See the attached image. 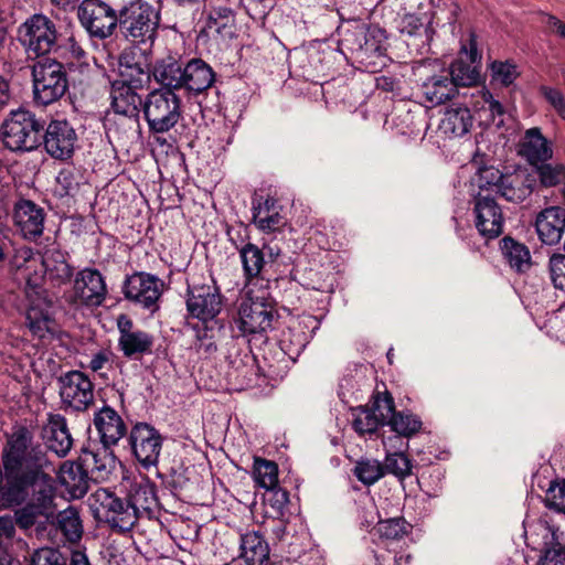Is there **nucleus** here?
Masks as SVG:
<instances>
[{
	"label": "nucleus",
	"mask_w": 565,
	"mask_h": 565,
	"mask_svg": "<svg viewBox=\"0 0 565 565\" xmlns=\"http://www.w3.org/2000/svg\"><path fill=\"white\" fill-rule=\"evenodd\" d=\"M2 463L8 477L18 482L19 501L23 492L32 493V504L47 512L55 494L54 479L44 471L52 466L40 444L33 443L32 433L19 427L9 437L2 450Z\"/></svg>",
	"instance_id": "nucleus-1"
},
{
	"label": "nucleus",
	"mask_w": 565,
	"mask_h": 565,
	"mask_svg": "<svg viewBox=\"0 0 565 565\" xmlns=\"http://www.w3.org/2000/svg\"><path fill=\"white\" fill-rule=\"evenodd\" d=\"M338 14L343 21L338 28L340 51L343 54L350 53V58L370 72H375L383 66L386 39L384 30L356 19L344 21L339 10Z\"/></svg>",
	"instance_id": "nucleus-2"
},
{
	"label": "nucleus",
	"mask_w": 565,
	"mask_h": 565,
	"mask_svg": "<svg viewBox=\"0 0 565 565\" xmlns=\"http://www.w3.org/2000/svg\"><path fill=\"white\" fill-rule=\"evenodd\" d=\"M277 318L276 301L270 289L250 288L245 290L237 317L233 321V332L235 337L246 338L248 342L253 340L265 342Z\"/></svg>",
	"instance_id": "nucleus-3"
},
{
	"label": "nucleus",
	"mask_w": 565,
	"mask_h": 565,
	"mask_svg": "<svg viewBox=\"0 0 565 565\" xmlns=\"http://www.w3.org/2000/svg\"><path fill=\"white\" fill-rule=\"evenodd\" d=\"M160 25V11L142 0L130 1L119 10V28L122 35L135 45L150 51Z\"/></svg>",
	"instance_id": "nucleus-4"
},
{
	"label": "nucleus",
	"mask_w": 565,
	"mask_h": 565,
	"mask_svg": "<svg viewBox=\"0 0 565 565\" xmlns=\"http://www.w3.org/2000/svg\"><path fill=\"white\" fill-rule=\"evenodd\" d=\"M44 121L20 107L11 110L1 126L3 145L15 152H29L42 145Z\"/></svg>",
	"instance_id": "nucleus-5"
},
{
	"label": "nucleus",
	"mask_w": 565,
	"mask_h": 565,
	"mask_svg": "<svg viewBox=\"0 0 565 565\" xmlns=\"http://www.w3.org/2000/svg\"><path fill=\"white\" fill-rule=\"evenodd\" d=\"M181 97L170 89H152L143 102V117L150 134H166L182 117Z\"/></svg>",
	"instance_id": "nucleus-6"
},
{
	"label": "nucleus",
	"mask_w": 565,
	"mask_h": 565,
	"mask_svg": "<svg viewBox=\"0 0 565 565\" xmlns=\"http://www.w3.org/2000/svg\"><path fill=\"white\" fill-rule=\"evenodd\" d=\"M32 77L34 102L43 106L58 100L68 87L64 65L55 58L38 61L32 67Z\"/></svg>",
	"instance_id": "nucleus-7"
},
{
	"label": "nucleus",
	"mask_w": 565,
	"mask_h": 565,
	"mask_svg": "<svg viewBox=\"0 0 565 565\" xmlns=\"http://www.w3.org/2000/svg\"><path fill=\"white\" fill-rule=\"evenodd\" d=\"M89 501L95 518L119 532L130 531L138 521L128 498H118L107 489L96 490Z\"/></svg>",
	"instance_id": "nucleus-8"
},
{
	"label": "nucleus",
	"mask_w": 565,
	"mask_h": 565,
	"mask_svg": "<svg viewBox=\"0 0 565 565\" xmlns=\"http://www.w3.org/2000/svg\"><path fill=\"white\" fill-rule=\"evenodd\" d=\"M18 40L24 47L29 57H40L57 45V31L55 23L44 14H33L19 26Z\"/></svg>",
	"instance_id": "nucleus-9"
},
{
	"label": "nucleus",
	"mask_w": 565,
	"mask_h": 565,
	"mask_svg": "<svg viewBox=\"0 0 565 565\" xmlns=\"http://www.w3.org/2000/svg\"><path fill=\"white\" fill-rule=\"evenodd\" d=\"M58 395L65 411L81 413L94 403V383L87 374L73 370L57 377Z\"/></svg>",
	"instance_id": "nucleus-10"
},
{
	"label": "nucleus",
	"mask_w": 565,
	"mask_h": 565,
	"mask_svg": "<svg viewBox=\"0 0 565 565\" xmlns=\"http://www.w3.org/2000/svg\"><path fill=\"white\" fill-rule=\"evenodd\" d=\"M111 108L115 118L113 122L125 124L124 134H136L140 129V111L143 110L145 98L138 90L122 83H113L110 88Z\"/></svg>",
	"instance_id": "nucleus-11"
},
{
	"label": "nucleus",
	"mask_w": 565,
	"mask_h": 565,
	"mask_svg": "<svg viewBox=\"0 0 565 565\" xmlns=\"http://www.w3.org/2000/svg\"><path fill=\"white\" fill-rule=\"evenodd\" d=\"M128 444L134 457L142 468L157 467L163 437L156 427L143 422L136 423L129 431Z\"/></svg>",
	"instance_id": "nucleus-12"
},
{
	"label": "nucleus",
	"mask_w": 565,
	"mask_h": 565,
	"mask_svg": "<svg viewBox=\"0 0 565 565\" xmlns=\"http://www.w3.org/2000/svg\"><path fill=\"white\" fill-rule=\"evenodd\" d=\"M163 281L156 275L139 271L128 276L122 285L126 299L154 312L163 291Z\"/></svg>",
	"instance_id": "nucleus-13"
},
{
	"label": "nucleus",
	"mask_w": 565,
	"mask_h": 565,
	"mask_svg": "<svg viewBox=\"0 0 565 565\" xmlns=\"http://www.w3.org/2000/svg\"><path fill=\"white\" fill-rule=\"evenodd\" d=\"M78 19L85 30L98 39L110 36L119 25V14L100 0H85L78 8Z\"/></svg>",
	"instance_id": "nucleus-14"
},
{
	"label": "nucleus",
	"mask_w": 565,
	"mask_h": 565,
	"mask_svg": "<svg viewBox=\"0 0 565 565\" xmlns=\"http://www.w3.org/2000/svg\"><path fill=\"white\" fill-rule=\"evenodd\" d=\"M223 307V296L215 285L189 286L186 309L193 318L202 323L218 321L216 317Z\"/></svg>",
	"instance_id": "nucleus-15"
},
{
	"label": "nucleus",
	"mask_w": 565,
	"mask_h": 565,
	"mask_svg": "<svg viewBox=\"0 0 565 565\" xmlns=\"http://www.w3.org/2000/svg\"><path fill=\"white\" fill-rule=\"evenodd\" d=\"M117 329L118 349L126 359L138 360L152 353L153 334L136 327L128 316L120 315L117 318Z\"/></svg>",
	"instance_id": "nucleus-16"
},
{
	"label": "nucleus",
	"mask_w": 565,
	"mask_h": 565,
	"mask_svg": "<svg viewBox=\"0 0 565 565\" xmlns=\"http://www.w3.org/2000/svg\"><path fill=\"white\" fill-rule=\"evenodd\" d=\"M78 141L77 134L67 120H52L42 132V145L46 153L65 161L74 154Z\"/></svg>",
	"instance_id": "nucleus-17"
},
{
	"label": "nucleus",
	"mask_w": 565,
	"mask_h": 565,
	"mask_svg": "<svg viewBox=\"0 0 565 565\" xmlns=\"http://www.w3.org/2000/svg\"><path fill=\"white\" fill-rule=\"evenodd\" d=\"M475 226L486 239H494L503 233L504 217L501 206L490 194L478 193L473 200Z\"/></svg>",
	"instance_id": "nucleus-18"
},
{
	"label": "nucleus",
	"mask_w": 565,
	"mask_h": 565,
	"mask_svg": "<svg viewBox=\"0 0 565 565\" xmlns=\"http://www.w3.org/2000/svg\"><path fill=\"white\" fill-rule=\"evenodd\" d=\"M231 241L239 254L246 279L245 290H250V288L271 289V280L263 275L266 265L264 252L255 244L244 243V238H241L239 243L233 237H231Z\"/></svg>",
	"instance_id": "nucleus-19"
},
{
	"label": "nucleus",
	"mask_w": 565,
	"mask_h": 565,
	"mask_svg": "<svg viewBox=\"0 0 565 565\" xmlns=\"http://www.w3.org/2000/svg\"><path fill=\"white\" fill-rule=\"evenodd\" d=\"M41 438L44 446L42 449L56 455L57 458L66 457L73 447V437L71 435L67 420L62 414L49 413L46 422L41 428Z\"/></svg>",
	"instance_id": "nucleus-20"
},
{
	"label": "nucleus",
	"mask_w": 565,
	"mask_h": 565,
	"mask_svg": "<svg viewBox=\"0 0 565 565\" xmlns=\"http://www.w3.org/2000/svg\"><path fill=\"white\" fill-rule=\"evenodd\" d=\"M74 296L84 305L100 306L107 296V286L102 273L96 268L86 267L74 278Z\"/></svg>",
	"instance_id": "nucleus-21"
},
{
	"label": "nucleus",
	"mask_w": 565,
	"mask_h": 565,
	"mask_svg": "<svg viewBox=\"0 0 565 565\" xmlns=\"http://www.w3.org/2000/svg\"><path fill=\"white\" fill-rule=\"evenodd\" d=\"M535 230L543 244H558L565 232V207L552 205L540 211L535 217Z\"/></svg>",
	"instance_id": "nucleus-22"
},
{
	"label": "nucleus",
	"mask_w": 565,
	"mask_h": 565,
	"mask_svg": "<svg viewBox=\"0 0 565 565\" xmlns=\"http://www.w3.org/2000/svg\"><path fill=\"white\" fill-rule=\"evenodd\" d=\"M93 423L98 433L100 445L106 447L116 446L127 434L124 419L117 411L108 405H104L95 412Z\"/></svg>",
	"instance_id": "nucleus-23"
},
{
	"label": "nucleus",
	"mask_w": 565,
	"mask_h": 565,
	"mask_svg": "<svg viewBox=\"0 0 565 565\" xmlns=\"http://www.w3.org/2000/svg\"><path fill=\"white\" fill-rule=\"evenodd\" d=\"M44 220V210L32 201L21 200L14 206V224L26 239H35L43 234Z\"/></svg>",
	"instance_id": "nucleus-24"
},
{
	"label": "nucleus",
	"mask_w": 565,
	"mask_h": 565,
	"mask_svg": "<svg viewBox=\"0 0 565 565\" xmlns=\"http://www.w3.org/2000/svg\"><path fill=\"white\" fill-rule=\"evenodd\" d=\"M518 153L530 166L546 162L553 157L552 142L546 139L537 127L525 130L519 142Z\"/></svg>",
	"instance_id": "nucleus-25"
},
{
	"label": "nucleus",
	"mask_w": 565,
	"mask_h": 565,
	"mask_svg": "<svg viewBox=\"0 0 565 565\" xmlns=\"http://www.w3.org/2000/svg\"><path fill=\"white\" fill-rule=\"evenodd\" d=\"M537 179L526 170L505 174L499 194L509 202L523 203L536 188Z\"/></svg>",
	"instance_id": "nucleus-26"
},
{
	"label": "nucleus",
	"mask_w": 565,
	"mask_h": 565,
	"mask_svg": "<svg viewBox=\"0 0 565 565\" xmlns=\"http://www.w3.org/2000/svg\"><path fill=\"white\" fill-rule=\"evenodd\" d=\"M25 323L33 337L45 339L56 333L50 305L44 299H33L25 311Z\"/></svg>",
	"instance_id": "nucleus-27"
},
{
	"label": "nucleus",
	"mask_w": 565,
	"mask_h": 565,
	"mask_svg": "<svg viewBox=\"0 0 565 565\" xmlns=\"http://www.w3.org/2000/svg\"><path fill=\"white\" fill-rule=\"evenodd\" d=\"M472 127V115L466 106L447 108L437 127V135L443 139H456L467 135Z\"/></svg>",
	"instance_id": "nucleus-28"
},
{
	"label": "nucleus",
	"mask_w": 565,
	"mask_h": 565,
	"mask_svg": "<svg viewBox=\"0 0 565 565\" xmlns=\"http://www.w3.org/2000/svg\"><path fill=\"white\" fill-rule=\"evenodd\" d=\"M127 498L131 509L136 512L137 520L151 519L158 508L156 486L149 479L131 484Z\"/></svg>",
	"instance_id": "nucleus-29"
},
{
	"label": "nucleus",
	"mask_w": 565,
	"mask_h": 565,
	"mask_svg": "<svg viewBox=\"0 0 565 565\" xmlns=\"http://www.w3.org/2000/svg\"><path fill=\"white\" fill-rule=\"evenodd\" d=\"M215 73L212 67L201 58H193L184 64L182 89L189 94L198 95L212 86Z\"/></svg>",
	"instance_id": "nucleus-30"
},
{
	"label": "nucleus",
	"mask_w": 565,
	"mask_h": 565,
	"mask_svg": "<svg viewBox=\"0 0 565 565\" xmlns=\"http://www.w3.org/2000/svg\"><path fill=\"white\" fill-rule=\"evenodd\" d=\"M57 479L68 499H81L88 491L89 479L83 465L71 461L63 462Z\"/></svg>",
	"instance_id": "nucleus-31"
},
{
	"label": "nucleus",
	"mask_w": 565,
	"mask_h": 565,
	"mask_svg": "<svg viewBox=\"0 0 565 565\" xmlns=\"http://www.w3.org/2000/svg\"><path fill=\"white\" fill-rule=\"evenodd\" d=\"M253 222L263 232H274L282 225L280 207L271 196H256L253 199Z\"/></svg>",
	"instance_id": "nucleus-32"
},
{
	"label": "nucleus",
	"mask_w": 565,
	"mask_h": 565,
	"mask_svg": "<svg viewBox=\"0 0 565 565\" xmlns=\"http://www.w3.org/2000/svg\"><path fill=\"white\" fill-rule=\"evenodd\" d=\"M239 551V556L246 565L269 564V545L257 531H248L241 534Z\"/></svg>",
	"instance_id": "nucleus-33"
},
{
	"label": "nucleus",
	"mask_w": 565,
	"mask_h": 565,
	"mask_svg": "<svg viewBox=\"0 0 565 565\" xmlns=\"http://www.w3.org/2000/svg\"><path fill=\"white\" fill-rule=\"evenodd\" d=\"M183 67L172 55L158 60L152 68L153 78L161 86L158 89H170L174 93L182 89Z\"/></svg>",
	"instance_id": "nucleus-34"
},
{
	"label": "nucleus",
	"mask_w": 565,
	"mask_h": 565,
	"mask_svg": "<svg viewBox=\"0 0 565 565\" xmlns=\"http://www.w3.org/2000/svg\"><path fill=\"white\" fill-rule=\"evenodd\" d=\"M411 529V524L404 518L381 520L375 527V532L380 537V546L402 548Z\"/></svg>",
	"instance_id": "nucleus-35"
},
{
	"label": "nucleus",
	"mask_w": 565,
	"mask_h": 565,
	"mask_svg": "<svg viewBox=\"0 0 565 565\" xmlns=\"http://www.w3.org/2000/svg\"><path fill=\"white\" fill-rule=\"evenodd\" d=\"M426 100L433 105H440L454 98L458 92L454 81L447 75H434L422 85Z\"/></svg>",
	"instance_id": "nucleus-36"
},
{
	"label": "nucleus",
	"mask_w": 565,
	"mask_h": 565,
	"mask_svg": "<svg viewBox=\"0 0 565 565\" xmlns=\"http://www.w3.org/2000/svg\"><path fill=\"white\" fill-rule=\"evenodd\" d=\"M120 78L113 83H122L135 90H143L150 83V72L145 64L131 62L129 56L120 58Z\"/></svg>",
	"instance_id": "nucleus-37"
},
{
	"label": "nucleus",
	"mask_w": 565,
	"mask_h": 565,
	"mask_svg": "<svg viewBox=\"0 0 565 565\" xmlns=\"http://www.w3.org/2000/svg\"><path fill=\"white\" fill-rule=\"evenodd\" d=\"M500 248L512 269L518 273H525L530 269L532 263L527 246L507 236L501 241Z\"/></svg>",
	"instance_id": "nucleus-38"
},
{
	"label": "nucleus",
	"mask_w": 565,
	"mask_h": 565,
	"mask_svg": "<svg viewBox=\"0 0 565 565\" xmlns=\"http://www.w3.org/2000/svg\"><path fill=\"white\" fill-rule=\"evenodd\" d=\"M309 342V332H303V330H300L297 326H292L291 322L281 331L279 337V347L281 351L294 362L298 359Z\"/></svg>",
	"instance_id": "nucleus-39"
},
{
	"label": "nucleus",
	"mask_w": 565,
	"mask_h": 565,
	"mask_svg": "<svg viewBox=\"0 0 565 565\" xmlns=\"http://www.w3.org/2000/svg\"><path fill=\"white\" fill-rule=\"evenodd\" d=\"M113 447H106L96 443H88L87 446L82 448L79 460L85 466L86 470L94 471H107L109 463L113 461Z\"/></svg>",
	"instance_id": "nucleus-40"
},
{
	"label": "nucleus",
	"mask_w": 565,
	"mask_h": 565,
	"mask_svg": "<svg viewBox=\"0 0 565 565\" xmlns=\"http://www.w3.org/2000/svg\"><path fill=\"white\" fill-rule=\"evenodd\" d=\"M54 524L56 530L60 531L68 542L75 543L82 539L83 523L77 509L68 507L60 511L55 516Z\"/></svg>",
	"instance_id": "nucleus-41"
},
{
	"label": "nucleus",
	"mask_w": 565,
	"mask_h": 565,
	"mask_svg": "<svg viewBox=\"0 0 565 565\" xmlns=\"http://www.w3.org/2000/svg\"><path fill=\"white\" fill-rule=\"evenodd\" d=\"M221 327L218 321L198 323L194 327L195 341L193 348L201 356L209 358L217 351L215 338Z\"/></svg>",
	"instance_id": "nucleus-42"
},
{
	"label": "nucleus",
	"mask_w": 565,
	"mask_h": 565,
	"mask_svg": "<svg viewBox=\"0 0 565 565\" xmlns=\"http://www.w3.org/2000/svg\"><path fill=\"white\" fill-rule=\"evenodd\" d=\"M365 385V376L359 370L343 375L339 383V396L341 401L344 404H351L352 402L362 399V392Z\"/></svg>",
	"instance_id": "nucleus-43"
},
{
	"label": "nucleus",
	"mask_w": 565,
	"mask_h": 565,
	"mask_svg": "<svg viewBox=\"0 0 565 565\" xmlns=\"http://www.w3.org/2000/svg\"><path fill=\"white\" fill-rule=\"evenodd\" d=\"M253 473L255 482L266 490H274L278 484V466L274 461L256 457Z\"/></svg>",
	"instance_id": "nucleus-44"
},
{
	"label": "nucleus",
	"mask_w": 565,
	"mask_h": 565,
	"mask_svg": "<svg viewBox=\"0 0 565 565\" xmlns=\"http://www.w3.org/2000/svg\"><path fill=\"white\" fill-rule=\"evenodd\" d=\"M540 183L544 188L556 186L563 182L562 194L565 199V164L543 162L534 166Z\"/></svg>",
	"instance_id": "nucleus-45"
},
{
	"label": "nucleus",
	"mask_w": 565,
	"mask_h": 565,
	"mask_svg": "<svg viewBox=\"0 0 565 565\" xmlns=\"http://www.w3.org/2000/svg\"><path fill=\"white\" fill-rule=\"evenodd\" d=\"M234 24V12L228 7H214L206 19V29L209 32L226 34Z\"/></svg>",
	"instance_id": "nucleus-46"
},
{
	"label": "nucleus",
	"mask_w": 565,
	"mask_h": 565,
	"mask_svg": "<svg viewBox=\"0 0 565 565\" xmlns=\"http://www.w3.org/2000/svg\"><path fill=\"white\" fill-rule=\"evenodd\" d=\"M387 425L392 431L408 438L419 431L422 420L409 412H396Z\"/></svg>",
	"instance_id": "nucleus-47"
},
{
	"label": "nucleus",
	"mask_w": 565,
	"mask_h": 565,
	"mask_svg": "<svg viewBox=\"0 0 565 565\" xmlns=\"http://www.w3.org/2000/svg\"><path fill=\"white\" fill-rule=\"evenodd\" d=\"M384 475L383 465L375 459L360 460L354 468V476L365 486L374 484Z\"/></svg>",
	"instance_id": "nucleus-48"
},
{
	"label": "nucleus",
	"mask_w": 565,
	"mask_h": 565,
	"mask_svg": "<svg viewBox=\"0 0 565 565\" xmlns=\"http://www.w3.org/2000/svg\"><path fill=\"white\" fill-rule=\"evenodd\" d=\"M505 174H503L499 169L494 167H482L478 170L476 183L480 190L479 193L483 191L489 193L499 194L500 188L503 183V179Z\"/></svg>",
	"instance_id": "nucleus-49"
},
{
	"label": "nucleus",
	"mask_w": 565,
	"mask_h": 565,
	"mask_svg": "<svg viewBox=\"0 0 565 565\" xmlns=\"http://www.w3.org/2000/svg\"><path fill=\"white\" fill-rule=\"evenodd\" d=\"M397 548L398 547L379 546L372 556L373 565H408L412 557L411 554L402 548Z\"/></svg>",
	"instance_id": "nucleus-50"
},
{
	"label": "nucleus",
	"mask_w": 565,
	"mask_h": 565,
	"mask_svg": "<svg viewBox=\"0 0 565 565\" xmlns=\"http://www.w3.org/2000/svg\"><path fill=\"white\" fill-rule=\"evenodd\" d=\"M422 118L416 116L411 109H397L392 117V124L397 130V134L413 136L419 132V125Z\"/></svg>",
	"instance_id": "nucleus-51"
},
{
	"label": "nucleus",
	"mask_w": 565,
	"mask_h": 565,
	"mask_svg": "<svg viewBox=\"0 0 565 565\" xmlns=\"http://www.w3.org/2000/svg\"><path fill=\"white\" fill-rule=\"evenodd\" d=\"M449 78L458 86H471L479 79V72L471 64L463 61H455L450 65Z\"/></svg>",
	"instance_id": "nucleus-52"
},
{
	"label": "nucleus",
	"mask_w": 565,
	"mask_h": 565,
	"mask_svg": "<svg viewBox=\"0 0 565 565\" xmlns=\"http://www.w3.org/2000/svg\"><path fill=\"white\" fill-rule=\"evenodd\" d=\"M337 285V274L321 268L308 273L306 286L312 290L331 294Z\"/></svg>",
	"instance_id": "nucleus-53"
},
{
	"label": "nucleus",
	"mask_w": 565,
	"mask_h": 565,
	"mask_svg": "<svg viewBox=\"0 0 565 565\" xmlns=\"http://www.w3.org/2000/svg\"><path fill=\"white\" fill-rule=\"evenodd\" d=\"M44 265L51 277L60 284L67 282L73 277V267L66 262L61 252L52 253V259L50 257L45 258Z\"/></svg>",
	"instance_id": "nucleus-54"
},
{
	"label": "nucleus",
	"mask_w": 565,
	"mask_h": 565,
	"mask_svg": "<svg viewBox=\"0 0 565 565\" xmlns=\"http://www.w3.org/2000/svg\"><path fill=\"white\" fill-rule=\"evenodd\" d=\"M384 472L404 479L412 473V462L402 451L387 452L383 465Z\"/></svg>",
	"instance_id": "nucleus-55"
},
{
	"label": "nucleus",
	"mask_w": 565,
	"mask_h": 565,
	"mask_svg": "<svg viewBox=\"0 0 565 565\" xmlns=\"http://www.w3.org/2000/svg\"><path fill=\"white\" fill-rule=\"evenodd\" d=\"M545 504L551 510L565 513V479L550 482L545 492Z\"/></svg>",
	"instance_id": "nucleus-56"
},
{
	"label": "nucleus",
	"mask_w": 565,
	"mask_h": 565,
	"mask_svg": "<svg viewBox=\"0 0 565 565\" xmlns=\"http://www.w3.org/2000/svg\"><path fill=\"white\" fill-rule=\"evenodd\" d=\"M492 79L503 86L511 85L519 76L515 64L505 61H494L491 63Z\"/></svg>",
	"instance_id": "nucleus-57"
},
{
	"label": "nucleus",
	"mask_w": 565,
	"mask_h": 565,
	"mask_svg": "<svg viewBox=\"0 0 565 565\" xmlns=\"http://www.w3.org/2000/svg\"><path fill=\"white\" fill-rule=\"evenodd\" d=\"M30 565H67V556L56 548H40L32 554Z\"/></svg>",
	"instance_id": "nucleus-58"
},
{
	"label": "nucleus",
	"mask_w": 565,
	"mask_h": 565,
	"mask_svg": "<svg viewBox=\"0 0 565 565\" xmlns=\"http://www.w3.org/2000/svg\"><path fill=\"white\" fill-rule=\"evenodd\" d=\"M246 13L254 21H264L275 7V0H239Z\"/></svg>",
	"instance_id": "nucleus-59"
},
{
	"label": "nucleus",
	"mask_w": 565,
	"mask_h": 565,
	"mask_svg": "<svg viewBox=\"0 0 565 565\" xmlns=\"http://www.w3.org/2000/svg\"><path fill=\"white\" fill-rule=\"evenodd\" d=\"M352 425L359 435H366L373 434L382 424L375 413L362 409L356 414Z\"/></svg>",
	"instance_id": "nucleus-60"
},
{
	"label": "nucleus",
	"mask_w": 565,
	"mask_h": 565,
	"mask_svg": "<svg viewBox=\"0 0 565 565\" xmlns=\"http://www.w3.org/2000/svg\"><path fill=\"white\" fill-rule=\"evenodd\" d=\"M550 277L553 286L565 292V255L553 254L551 256Z\"/></svg>",
	"instance_id": "nucleus-61"
},
{
	"label": "nucleus",
	"mask_w": 565,
	"mask_h": 565,
	"mask_svg": "<svg viewBox=\"0 0 565 565\" xmlns=\"http://www.w3.org/2000/svg\"><path fill=\"white\" fill-rule=\"evenodd\" d=\"M46 514L47 512L39 507L28 503L15 512V521L21 529L28 530L35 524L39 516Z\"/></svg>",
	"instance_id": "nucleus-62"
},
{
	"label": "nucleus",
	"mask_w": 565,
	"mask_h": 565,
	"mask_svg": "<svg viewBox=\"0 0 565 565\" xmlns=\"http://www.w3.org/2000/svg\"><path fill=\"white\" fill-rule=\"evenodd\" d=\"M371 412L377 415L382 426L387 425L396 413L393 398L390 395L376 397L373 411Z\"/></svg>",
	"instance_id": "nucleus-63"
},
{
	"label": "nucleus",
	"mask_w": 565,
	"mask_h": 565,
	"mask_svg": "<svg viewBox=\"0 0 565 565\" xmlns=\"http://www.w3.org/2000/svg\"><path fill=\"white\" fill-rule=\"evenodd\" d=\"M541 93L558 116L565 120V97L561 90L548 86H542Z\"/></svg>",
	"instance_id": "nucleus-64"
}]
</instances>
